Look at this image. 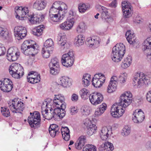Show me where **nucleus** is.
Segmentation results:
<instances>
[{
  "mask_svg": "<svg viewBox=\"0 0 151 151\" xmlns=\"http://www.w3.org/2000/svg\"><path fill=\"white\" fill-rule=\"evenodd\" d=\"M64 96L60 94L55 95L53 104L50 108V112H48L47 108L49 104L45 101L42 105V114L43 117L47 120L52 119L56 120L61 119L65 115L64 109L66 107Z\"/></svg>",
  "mask_w": 151,
  "mask_h": 151,
  "instance_id": "obj_1",
  "label": "nucleus"
},
{
  "mask_svg": "<svg viewBox=\"0 0 151 151\" xmlns=\"http://www.w3.org/2000/svg\"><path fill=\"white\" fill-rule=\"evenodd\" d=\"M132 95L129 91H126L120 96L119 103L114 104L111 109V115L115 118L121 116L125 112V109L131 103Z\"/></svg>",
  "mask_w": 151,
  "mask_h": 151,
  "instance_id": "obj_2",
  "label": "nucleus"
},
{
  "mask_svg": "<svg viewBox=\"0 0 151 151\" xmlns=\"http://www.w3.org/2000/svg\"><path fill=\"white\" fill-rule=\"evenodd\" d=\"M67 8L64 3L55 2L50 9L49 20L57 22L62 20L66 16Z\"/></svg>",
  "mask_w": 151,
  "mask_h": 151,
  "instance_id": "obj_3",
  "label": "nucleus"
},
{
  "mask_svg": "<svg viewBox=\"0 0 151 151\" xmlns=\"http://www.w3.org/2000/svg\"><path fill=\"white\" fill-rule=\"evenodd\" d=\"M125 52V47L122 43L116 44L113 48L111 57L115 62H118L122 59Z\"/></svg>",
  "mask_w": 151,
  "mask_h": 151,
  "instance_id": "obj_4",
  "label": "nucleus"
},
{
  "mask_svg": "<svg viewBox=\"0 0 151 151\" xmlns=\"http://www.w3.org/2000/svg\"><path fill=\"white\" fill-rule=\"evenodd\" d=\"M150 83V78L143 73H136L133 79L132 84L134 86L140 88L144 84L148 85Z\"/></svg>",
  "mask_w": 151,
  "mask_h": 151,
  "instance_id": "obj_5",
  "label": "nucleus"
},
{
  "mask_svg": "<svg viewBox=\"0 0 151 151\" xmlns=\"http://www.w3.org/2000/svg\"><path fill=\"white\" fill-rule=\"evenodd\" d=\"M24 69L20 64L14 63L10 65V74L15 79H19L24 74Z\"/></svg>",
  "mask_w": 151,
  "mask_h": 151,
  "instance_id": "obj_6",
  "label": "nucleus"
},
{
  "mask_svg": "<svg viewBox=\"0 0 151 151\" xmlns=\"http://www.w3.org/2000/svg\"><path fill=\"white\" fill-rule=\"evenodd\" d=\"M30 115L28 118V122L32 128H37L40 127L41 121L40 113L35 111L32 114L30 113Z\"/></svg>",
  "mask_w": 151,
  "mask_h": 151,
  "instance_id": "obj_7",
  "label": "nucleus"
},
{
  "mask_svg": "<svg viewBox=\"0 0 151 151\" xmlns=\"http://www.w3.org/2000/svg\"><path fill=\"white\" fill-rule=\"evenodd\" d=\"M74 54L72 51H70L68 53L63 54L62 57L61 62L65 66L70 67L73 65L74 61Z\"/></svg>",
  "mask_w": 151,
  "mask_h": 151,
  "instance_id": "obj_8",
  "label": "nucleus"
},
{
  "mask_svg": "<svg viewBox=\"0 0 151 151\" xmlns=\"http://www.w3.org/2000/svg\"><path fill=\"white\" fill-rule=\"evenodd\" d=\"M19 100L18 98H15L11 101L10 108L13 113H21L24 109V104Z\"/></svg>",
  "mask_w": 151,
  "mask_h": 151,
  "instance_id": "obj_9",
  "label": "nucleus"
},
{
  "mask_svg": "<svg viewBox=\"0 0 151 151\" xmlns=\"http://www.w3.org/2000/svg\"><path fill=\"white\" fill-rule=\"evenodd\" d=\"M15 9L16 14V17L19 20H25L28 17L29 11L28 7L17 6L15 7Z\"/></svg>",
  "mask_w": 151,
  "mask_h": 151,
  "instance_id": "obj_10",
  "label": "nucleus"
},
{
  "mask_svg": "<svg viewBox=\"0 0 151 151\" xmlns=\"http://www.w3.org/2000/svg\"><path fill=\"white\" fill-rule=\"evenodd\" d=\"M105 80V77L104 75L101 73L96 74L93 78L92 85L96 88L100 87L104 82Z\"/></svg>",
  "mask_w": 151,
  "mask_h": 151,
  "instance_id": "obj_11",
  "label": "nucleus"
},
{
  "mask_svg": "<svg viewBox=\"0 0 151 151\" xmlns=\"http://www.w3.org/2000/svg\"><path fill=\"white\" fill-rule=\"evenodd\" d=\"M14 36L18 40L23 39L27 35V30L26 28L22 26H17L14 29Z\"/></svg>",
  "mask_w": 151,
  "mask_h": 151,
  "instance_id": "obj_12",
  "label": "nucleus"
},
{
  "mask_svg": "<svg viewBox=\"0 0 151 151\" xmlns=\"http://www.w3.org/2000/svg\"><path fill=\"white\" fill-rule=\"evenodd\" d=\"M132 118L134 123H141L145 119L144 113L141 109H136L133 112Z\"/></svg>",
  "mask_w": 151,
  "mask_h": 151,
  "instance_id": "obj_13",
  "label": "nucleus"
},
{
  "mask_svg": "<svg viewBox=\"0 0 151 151\" xmlns=\"http://www.w3.org/2000/svg\"><path fill=\"white\" fill-rule=\"evenodd\" d=\"M122 10L124 17L129 18L131 16L132 11V7L130 3L125 1H123L122 3Z\"/></svg>",
  "mask_w": 151,
  "mask_h": 151,
  "instance_id": "obj_14",
  "label": "nucleus"
},
{
  "mask_svg": "<svg viewBox=\"0 0 151 151\" xmlns=\"http://www.w3.org/2000/svg\"><path fill=\"white\" fill-rule=\"evenodd\" d=\"M57 41L58 45L60 47L61 51L65 52L67 49L69 48L70 45L67 42L66 38L65 36H61L58 35L57 39Z\"/></svg>",
  "mask_w": 151,
  "mask_h": 151,
  "instance_id": "obj_15",
  "label": "nucleus"
},
{
  "mask_svg": "<svg viewBox=\"0 0 151 151\" xmlns=\"http://www.w3.org/2000/svg\"><path fill=\"white\" fill-rule=\"evenodd\" d=\"M89 99L91 104L96 105L100 104L102 101L103 96L101 93H96L90 95Z\"/></svg>",
  "mask_w": 151,
  "mask_h": 151,
  "instance_id": "obj_16",
  "label": "nucleus"
},
{
  "mask_svg": "<svg viewBox=\"0 0 151 151\" xmlns=\"http://www.w3.org/2000/svg\"><path fill=\"white\" fill-rule=\"evenodd\" d=\"M100 41L101 40L99 37L93 36L87 39L86 44L90 47L97 48L99 46Z\"/></svg>",
  "mask_w": 151,
  "mask_h": 151,
  "instance_id": "obj_17",
  "label": "nucleus"
},
{
  "mask_svg": "<svg viewBox=\"0 0 151 151\" xmlns=\"http://www.w3.org/2000/svg\"><path fill=\"white\" fill-rule=\"evenodd\" d=\"M117 84V78L116 76H113L111 78L109 84L107 87V92L111 93L115 91Z\"/></svg>",
  "mask_w": 151,
  "mask_h": 151,
  "instance_id": "obj_18",
  "label": "nucleus"
},
{
  "mask_svg": "<svg viewBox=\"0 0 151 151\" xmlns=\"http://www.w3.org/2000/svg\"><path fill=\"white\" fill-rule=\"evenodd\" d=\"M40 75L36 72H31L28 74L27 80L30 83L35 84L40 81Z\"/></svg>",
  "mask_w": 151,
  "mask_h": 151,
  "instance_id": "obj_19",
  "label": "nucleus"
},
{
  "mask_svg": "<svg viewBox=\"0 0 151 151\" xmlns=\"http://www.w3.org/2000/svg\"><path fill=\"white\" fill-rule=\"evenodd\" d=\"M87 122L84 124L87 127V133L89 135H91L96 132L97 127L95 125L92 124L90 120H88Z\"/></svg>",
  "mask_w": 151,
  "mask_h": 151,
  "instance_id": "obj_20",
  "label": "nucleus"
},
{
  "mask_svg": "<svg viewBox=\"0 0 151 151\" xmlns=\"http://www.w3.org/2000/svg\"><path fill=\"white\" fill-rule=\"evenodd\" d=\"M98 149L99 151H112L114 149V146L112 143L106 142L100 145Z\"/></svg>",
  "mask_w": 151,
  "mask_h": 151,
  "instance_id": "obj_21",
  "label": "nucleus"
},
{
  "mask_svg": "<svg viewBox=\"0 0 151 151\" xmlns=\"http://www.w3.org/2000/svg\"><path fill=\"white\" fill-rule=\"evenodd\" d=\"M47 5V2L44 0H37L33 4V7L37 10H42L45 8Z\"/></svg>",
  "mask_w": 151,
  "mask_h": 151,
  "instance_id": "obj_22",
  "label": "nucleus"
},
{
  "mask_svg": "<svg viewBox=\"0 0 151 151\" xmlns=\"http://www.w3.org/2000/svg\"><path fill=\"white\" fill-rule=\"evenodd\" d=\"M74 22L68 20L60 24V27L64 31H68L70 30L72 28Z\"/></svg>",
  "mask_w": 151,
  "mask_h": 151,
  "instance_id": "obj_23",
  "label": "nucleus"
},
{
  "mask_svg": "<svg viewBox=\"0 0 151 151\" xmlns=\"http://www.w3.org/2000/svg\"><path fill=\"white\" fill-rule=\"evenodd\" d=\"M86 137L81 136L78 138V140L75 143V147L78 150L81 149L86 143Z\"/></svg>",
  "mask_w": 151,
  "mask_h": 151,
  "instance_id": "obj_24",
  "label": "nucleus"
},
{
  "mask_svg": "<svg viewBox=\"0 0 151 151\" xmlns=\"http://www.w3.org/2000/svg\"><path fill=\"white\" fill-rule=\"evenodd\" d=\"M126 36L128 42L130 44L134 45L136 43L135 34L131 30H128L126 33Z\"/></svg>",
  "mask_w": 151,
  "mask_h": 151,
  "instance_id": "obj_25",
  "label": "nucleus"
},
{
  "mask_svg": "<svg viewBox=\"0 0 151 151\" xmlns=\"http://www.w3.org/2000/svg\"><path fill=\"white\" fill-rule=\"evenodd\" d=\"M9 85V79L5 78L3 81H0V88L4 92H9L8 90V86Z\"/></svg>",
  "mask_w": 151,
  "mask_h": 151,
  "instance_id": "obj_26",
  "label": "nucleus"
},
{
  "mask_svg": "<svg viewBox=\"0 0 151 151\" xmlns=\"http://www.w3.org/2000/svg\"><path fill=\"white\" fill-rule=\"evenodd\" d=\"M17 49L15 47H10V55L11 56L12 61H15L17 60L20 55V52H17Z\"/></svg>",
  "mask_w": 151,
  "mask_h": 151,
  "instance_id": "obj_27",
  "label": "nucleus"
},
{
  "mask_svg": "<svg viewBox=\"0 0 151 151\" xmlns=\"http://www.w3.org/2000/svg\"><path fill=\"white\" fill-rule=\"evenodd\" d=\"M107 105L105 103H103L97 108L94 113L95 117L101 116L106 110Z\"/></svg>",
  "mask_w": 151,
  "mask_h": 151,
  "instance_id": "obj_28",
  "label": "nucleus"
},
{
  "mask_svg": "<svg viewBox=\"0 0 151 151\" xmlns=\"http://www.w3.org/2000/svg\"><path fill=\"white\" fill-rule=\"evenodd\" d=\"M110 132H109L106 127H103L100 132V135L101 139L103 140H106L111 134Z\"/></svg>",
  "mask_w": 151,
  "mask_h": 151,
  "instance_id": "obj_29",
  "label": "nucleus"
},
{
  "mask_svg": "<svg viewBox=\"0 0 151 151\" xmlns=\"http://www.w3.org/2000/svg\"><path fill=\"white\" fill-rule=\"evenodd\" d=\"M62 137L66 141H68L70 139V130L67 127H62L61 129Z\"/></svg>",
  "mask_w": 151,
  "mask_h": 151,
  "instance_id": "obj_30",
  "label": "nucleus"
},
{
  "mask_svg": "<svg viewBox=\"0 0 151 151\" xmlns=\"http://www.w3.org/2000/svg\"><path fill=\"white\" fill-rule=\"evenodd\" d=\"M96 7L101 8L102 12L101 14V17L103 20L107 22V19L109 18V14L107 9L106 7L101 6L100 5H98L96 6Z\"/></svg>",
  "mask_w": 151,
  "mask_h": 151,
  "instance_id": "obj_31",
  "label": "nucleus"
},
{
  "mask_svg": "<svg viewBox=\"0 0 151 151\" xmlns=\"http://www.w3.org/2000/svg\"><path fill=\"white\" fill-rule=\"evenodd\" d=\"M59 84L64 87H67L70 86V82L68 77L63 76L59 79Z\"/></svg>",
  "mask_w": 151,
  "mask_h": 151,
  "instance_id": "obj_32",
  "label": "nucleus"
},
{
  "mask_svg": "<svg viewBox=\"0 0 151 151\" xmlns=\"http://www.w3.org/2000/svg\"><path fill=\"white\" fill-rule=\"evenodd\" d=\"M85 41V38L83 36L79 34L76 36L74 39V43L77 46H81L83 44Z\"/></svg>",
  "mask_w": 151,
  "mask_h": 151,
  "instance_id": "obj_33",
  "label": "nucleus"
},
{
  "mask_svg": "<svg viewBox=\"0 0 151 151\" xmlns=\"http://www.w3.org/2000/svg\"><path fill=\"white\" fill-rule=\"evenodd\" d=\"M132 58L131 56H128L125 58L121 64V67L123 69H126L129 67L132 63Z\"/></svg>",
  "mask_w": 151,
  "mask_h": 151,
  "instance_id": "obj_34",
  "label": "nucleus"
},
{
  "mask_svg": "<svg viewBox=\"0 0 151 151\" xmlns=\"http://www.w3.org/2000/svg\"><path fill=\"white\" fill-rule=\"evenodd\" d=\"M79 94L82 99L84 100L87 99L90 96L89 90L85 88H83L80 90Z\"/></svg>",
  "mask_w": 151,
  "mask_h": 151,
  "instance_id": "obj_35",
  "label": "nucleus"
},
{
  "mask_svg": "<svg viewBox=\"0 0 151 151\" xmlns=\"http://www.w3.org/2000/svg\"><path fill=\"white\" fill-rule=\"evenodd\" d=\"M30 46L31 45H29V42L28 40L25 41L22 44L21 51L25 55H28V52Z\"/></svg>",
  "mask_w": 151,
  "mask_h": 151,
  "instance_id": "obj_36",
  "label": "nucleus"
},
{
  "mask_svg": "<svg viewBox=\"0 0 151 151\" xmlns=\"http://www.w3.org/2000/svg\"><path fill=\"white\" fill-rule=\"evenodd\" d=\"M44 29L43 25L34 28L32 30V33L35 36H40L42 35Z\"/></svg>",
  "mask_w": 151,
  "mask_h": 151,
  "instance_id": "obj_37",
  "label": "nucleus"
},
{
  "mask_svg": "<svg viewBox=\"0 0 151 151\" xmlns=\"http://www.w3.org/2000/svg\"><path fill=\"white\" fill-rule=\"evenodd\" d=\"M38 47L37 46L36 44H35V45H31V46L29 47L28 52V55H32L33 56L38 52Z\"/></svg>",
  "mask_w": 151,
  "mask_h": 151,
  "instance_id": "obj_38",
  "label": "nucleus"
},
{
  "mask_svg": "<svg viewBox=\"0 0 151 151\" xmlns=\"http://www.w3.org/2000/svg\"><path fill=\"white\" fill-rule=\"evenodd\" d=\"M87 29V26L83 22H80L77 26L76 30L78 33H84Z\"/></svg>",
  "mask_w": 151,
  "mask_h": 151,
  "instance_id": "obj_39",
  "label": "nucleus"
},
{
  "mask_svg": "<svg viewBox=\"0 0 151 151\" xmlns=\"http://www.w3.org/2000/svg\"><path fill=\"white\" fill-rule=\"evenodd\" d=\"M143 49L144 50L146 49L151 50V37L147 38L145 40L143 43Z\"/></svg>",
  "mask_w": 151,
  "mask_h": 151,
  "instance_id": "obj_40",
  "label": "nucleus"
},
{
  "mask_svg": "<svg viewBox=\"0 0 151 151\" xmlns=\"http://www.w3.org/2000/svg\"><path fill=\"white\" fill-rule=\"evenodd\" d=\"M28 20L30 24H35L39 22L40 18L37 15H33L29 16Z\"/></svg>",
  "mask_w": 151,
  "mask_h": 151,
  "instance_id": "obj_41",
  "label": "nucleus"
},
{
  "mask_svg": "<svg viewBox=\"0 0 151 151\" xmlns=\"http://www.w3.org/2000/svg\"><path fill=\"white\" fill-rule=\"evenodd\" d=\"M91 76L88 74H84L82 78L83 84L85 87L88 86L90 84Z\"/></svg>",
  "mask_w": 151,
  "mask_h": 151,
  "instance_id": "obj_42",
  "label": "nucleus"
},
{
  "mask_svg": "<svg viewBox=\"0 0 151 151\" xmlns=\"http://www.w3.org/2000/svg\"><path fill=\"white\" fill-rule=\"evenodd\" d=\"M90 7L89 4H85L84 3H80L78 5V9L79 12L81 13L85 12Z\"/></svg>",
  "mask_w": 151,
  "mask_h": 151,
  "instance_id": "obj_43",
  "label": "nucleus"
},
{
  "mask_svg": "<svg viewBox=\"0 0 151 151\" xmlns=\"http://www.w3.org/2000/svg\"><path fill=\"white\" fill-rule=\"evenodd\" d=\"M53 41L51 39H49L46 40L44 42L43 47L49 49V50H53Z\"/></svg>",
  "mask_w": 151,
  "mask_h": 151,
  "instance_id": "obj_44",
  "label": "nucleus"
},
{
  "mask_svg": "<svg viewBox=\"0 0 151 151\" xmlns=\"http://www.w3.org/2000/svg\"><path fill=\"white\" fill-rule=\"evenodd\" d=\"M80 112L82 115L87 116L90 114L89 107L87 106H83L81 108Z\"/></svg>",
  "mask_w": 151,
  "mask_h": 151,
  "instance_id": "obj_45",
  "label": "nucleus"
},
{
  "mask_svg": "<svg viewBox=\"0 0 151 151\" xmlns=\"http://www.w3.org/2000/svg\"><path fill=\"white\" fill-rule=\"evenodd\" d=\"M52 50L43 47L42 50V54L43 57L45 58H49L50 55V52Z\"/></svg>",
  "mask_w": 151,
  "mask_h": 151,
  "instance_id": "obj_46",
  "label": "nucleus"
},
{
  "mask_svg": "<svg viewBox=\"0 0 151 151\" xmlns=\"http://www.w3.org/2000/svg\"><path fill=\"white\" fill-rule=\"evenodd\" d=\"M76 13L73 10H70L68 13L67 20L74 22V18Z\"/></svg>",
  "mask_w": 151,
  "mask_h": 151,
  "instance_id": "obj_47",
  "label": "nucleus"
},
{
  "mask_svg": "<svg viewBox=\"0 0 151 151\" xmlns=\"http://www.w3.org/2000/svg\"><path fill=\"white\" fill-rule=\"evenodd\" d=\"M96 151V147L92 145H86L83 148V151Z\"/></svg>",
  "mask_w": 151,
  "mask_h": 151,
  "instance_id": "obj_48",
  "label": "nucleus"
},
{
  "mask_svg": "<svg viewBox=\"0 0 151 151\" xmlns=\"http://www.w3.org/2000/svg\"><path fill=\"white\" fill-rule=\"evenodd\" d=\"M50 73L53 75H56L58 74L60 71V67L50 66Z\"/></svg>",
  "mask_w": 151,
  "mask_h": 151,
  "instance_id": "obj_49",
  "label": "nucleus"
},
{
  "mask_svg": "<svg viewBox=\"0 0 151 151\" xmlns=\"http://www.w3.org/2000/svg\"><path fill=\"white\" fill-rule=\"evenodd\" d=\"M1 112L2 115L5 117L9 116V109L6 107H1Z\"/></svg>",
  "mask_w": 151,
  "mask_h": 151,
  "instance_id": "obj_50",
  "label": "nucleus"
},
{
  "mask_svg": "<svg viewBox=\"0 0 151 151\" xmlns=\"http://www.w3.org/2000/svg\"><path fill=\"white\" fill-rule=\"evenodd\" d=\"M49 66L60 67L58 60L56 58H52L49 64Z\"/></svg>",
  "mask_w": 151,
  "mask_h": 151,
  "instance_id": "obj_51",
  "label": "nucleus"
},
{
  "mask_svg": "<svg viewBox=\"0 0 151 151\" xmlns=\"http://www.w3.org/2000/svg\"><path fill=\"white\" fill-rule=\"evenodd\" d=\"M131 129L128 126H125L122 129V134L123 136H127L130 133Z\"/></svg>",
  "mask_w": 151,
  "mask_h": 151,
  "instance_id": "obj_52",
  "label": "nucleus"
},
{
  "mask_svg": "<svg viewBox=\"0 0 151 151\" xmlns=\"http://www.w3.org/2000/svg\"><path fill=\"white\" fill-rule=\"evenodd\" d=\"M127 74L125 73L121 74L119 76L117 81H119L120 83H122L124 82L127 79Z\"/></svg>",
  "mask_w": 151,
  "mask_h": 151,
  "instance_id": "obj_53",
  "label": "nucleus"
},
{
  "mask_svg": "<svg viewBox=\"0 0 151 151\" xmlns=\"http://www.w3.org/2000/svg\"><path fill=\"white\" fill-rule=\"evenodd\" d=\"M49 131L50 135L52 137H54L56 135L58 134L60 132L58 130L56 131L49 129Z\"/></svg>",
  "mask_w": 151,
  "mask_h": 151,
  "instance_id": "obj_54",
  "label": "nucleus"
},
{
  "mask_svg": "<svg viewBox=\"0 0 151 151\" xmlns=\"http://www.w3.org/2000/svg\"><path fill=\"white\" fill-rule=\"evenodd\" d=\"M6 51L5 47L2 44H0V56L4 55L5 54Z\"/></svg>",
  "mask_w": 151,
  "mask_h": 151,
  "instance_id": "obj_55",
  "label": "nucleus"
},
{
  "mask_svg": "<svg viewBox=\"0 0 151 151\" xmlns=\"http://www.w3.org/2000/svg\"><path fill=\"white\" fill-rule=\"evenodd\" d=\"M6 33L8 36V34L9 33L7 32H6L4 28L2 27H0V36H5V34Z\"/></svg>",
  "mask_w": 151,
  "mask_h": 151,
  "instance_id": "obj_56",
  "label": "nucleus"
},
{
  "mask_svg": "<svg viewBox=\"0 0 151 151\" xmlns=\"http://www.w3.org/2000/svg\"><path fill=\"white\" fill-rule=\"evenodd\" d=\"M70 109L71 114L72 115L75 114L78 112L77 108L74 106H71Z\"/></svg>",
  "mask_w": 151,
  "mask_h": 151,
  "instance_id": "obj_57",
  "label": "nucleus"
},
{
  "mask_svg": "<svg viewBox=\"0 0 151 151\" xmlns=\"http://www.w3.org/2000/svg\"><path fill=\"white\" fill-rule=\"evenodd\" d=\"M59 127L58 126L55 124H52L50 125V127L49 128V129H50L52 130H55L56 131L59 130Z\"/></svg>",
  "mask_w": 151,
  "mask_h": 151,
  "instance_id": "obj_58",
  "label": "nucleus"
},
{
  "mask_svg": "<svg viewBox=\"0 0 151 151\" xmlns=\"http://www.w3.org/2000/svg\"><path fill=\"white\" fill-rule=\"evenodd\" d=\"M78 99V96L76 93H73L71 96V100L73 102L77 101Z\"/></svg>",
  "mask_w": 151,
  "mask_h": 151,
  "instance_id": "obj_59",
  "label": "nucleus"
},
{
  "mask_svg": "<svg viewBox=\"0 0 151 151\" xmlns=\"http://www.w3.org/2000/svg\"><path fill=\"white\" fill-rule=\"evenodd\" d=\"M146 98L148 101L151 103V90L147 93Z\"/></svg>",
  "mask_w": 151,
  "mask_h": 151,
  "instance_id": "obj_60",
  "label": "nucleus"
},
{
  "mask_svg": "<svg viewBox=\"0 0 151 151\" xmlns=\"http://www.w3.org/2000/svg\"><path fill=\"white\" fill-rule=\"evenodd\" d=\"M146 147L148 149H151V141H148L146 144Z\"/></svg>",
  "mask_w": 151,
  "mask_h": 151,
  "instance_id": "obj_61",
  "label": "nucleus"
},
{
  "mask_svg": "<svg viewBox=\"0 0 151 151\" xmlns=\"http://www.w3.org/2000/svg\"><path fill=\"white\" fill-rule=\"evenodd\" d=\"M111 6L112 7H115L116 6V0H114L110 4Z\"/></svg>",
  "mask_w": 151,
  "mask_h": 151,
  "instance_id": "obj_62",
  "label": "nucleus"
},
{
  "mask_svg": "<svg viewBox=\"0 0 151 151\" xmlns=\"http://www.w3.org/2000/svg\"><path fill=\"white\" fill-rule=\"evenodd\" d=\"M147 30L149 32L151 33V24H149L148 25Z\"/></svg>",
  "mask_w": 151,
  "mask_h": 151,
  "instance_id": "obj_63",
  "label": "nucleus"
},
{
  "mask_svg": "<svg viewBox=\"0 0 151 151\" xmlns=\"http://www.w3.org/2000/svg\"><path fill=\"white\" fill-rule=\"evenodd\" d=\"M134 22H135L136 23H140V22H141V21H140V20H136L135 19L134 20Z\"/></svg>",
  "mask_w": 151,
  "mask_h": 151,
  "instance_id": "obj_64",
  "label": "nucleus"
}]
</instances>
